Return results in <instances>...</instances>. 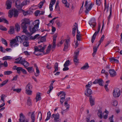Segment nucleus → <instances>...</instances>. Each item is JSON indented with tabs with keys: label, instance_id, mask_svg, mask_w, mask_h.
<instances>
[{
	"label": "nucleus",
	"instance_id": "f257e3e1",
	"mask_svg": "<svg viewBox=\"0 0 122 122\" xmlns=\"http://www.w3.org/2000/svg\"><path fill=\"white\" fill-rule=\"evenodd\" d=\"M33 25V23H32L29 19L25 18L24 20V21L21 24V28L23 29L22 32L26 33L28 31L27 28L28 27L29 30L32 34V31L30 30L32 29V27Z\"/></svg>",
	"mask_w": 122,
	"mask_h": 122
},
{
	"label": "nucleus",
	"instance_id": "f03ea898",
	"mask_svg": "<svg viewBox=\"0 0 122 122\" xmlns=\"http://www.w3.org/2000/svg\"><path fill=\"white\" fill-rule=\"evenodd\" d=\"M8 13V16L10 18H11L13 16L14 17L17 18L19 14L18 11L15 9L9 10Z\"/></svg>",
	"mask_w": 122,
	"mask_h": 122
},
{
	"label": "nucleus",
	"instance_id": "7ed1b4c3",
	"mask_svg": "<svg viewBox=\"0 0 122 122\" xmlns=\"http://www.w3.org/2000/svg\"><path fill=\"white\" fill-rule=\"evenodd\" d=\"M46 46V45L43 46L41 49H39L38 47L37 46H34V48L35 49V51L33 53L37 56L41 55V54H36V52L37 51H39L40 52H43Z\"/></svg>",
	"mask_w": 122,
	"mask_h": 122
},
{
	"label": "nucleus",
	"instance_id": "20e7f679",
	"mask_svg": "<svg viewBox=\"0 0 122 122\" xmlns=\"http://www.w3.org/2000/svg\"><path fill=\"white\" fill-rule=\"evenodd\" d=\"M34 23L35 24L34 25V26L32 28V29H31V30L32 31V34H33L35 33L36 31V29H35L36 28V29H37L38 27H39V20H37L35 21L34 23Z\"/></svg>",
	"mask_w": 122,
	"mask_h": 122
},
{
	"label": "nucleus",
	"instance_id": "39448f33",
	"mask_svg": "<svg viewBox=\"0 0 122 122\" xmlns=\"http://www.w3.org/2000/svg\"><path fill=\"white\" fill-rule=\"evenodd\" d=\"M101 27V25L100 23H98V27L97 29V31H96L93 35L92 39V43H93L96 38V36L98 34L99 31L100 30V29Z\"/></svg>",
	"mask_w": 122,
	"mask_h": 122
},
{
	"label": "nucleus",
	"instance_id": "423d86ee",
	"mask_svg": "<svg viewBox=\"0 0 122 122\" xmlns=\"http://www.w3.org/2000/svg\"><path fill=\"white\" fill-rule=\"evenodd\" d=\"M113 93L114 97H118L120 95V90L118 88L114 90Z\"/></svg>",
	"mask_w": 122,
	"mask_h": 122
},
{
	"label": "nucleus",
	"instance_id": "0eeeda50",
	"mask_svg": "<svg viewBox=\"0 0 122 122\" xmlns=\"http://www.w3.org/2000/svg\"><path fill=\"white\" fill-rule=\"evenodd\" d=\"M19 61L20 62V64L23 65L25 67L28 66L29 65V63L25 61V59H22V57H20Z\"/></svg>",
	"mask_w": 122,
	"mask_h": 122
},
{
	"label": "nucleus",
	"instance_id": "6e6552de",
	"mask_svg": "<svg viewBox=\"0 0 122 122\" xmlns=\"http://www.w3.org/2000/svg\"><path fill=\"white\" fill-rule=\"evenodd\" d=\"M15 6L18 10H21L23 7L21 2L19 0H17L15 3Z\"/></svg>",
	"mask_w": 122,
	"mask_h": 122
},
{
	"label": "nucleus",
	"instance_id": "1a4fd4ad",
	"mask_svg": "<svg viewBox=\"0 0 122 122\" xmlns=\"http://www.w3.org/2000/svg\"><path fill=\"white\" fill-rule=\"evenodd\" d=\"M20 118L19 119V122H28L27 120H26V118L22 113L20 114Z\"/></svg>",
	"mask_w": 122,
	"mask_h": 122
},
{
	"label": "nucleus",
	"instance_id": "9d476101",
	"mask_svg": "<svg viewBox=\"0 0 122 122\" xmlns=\"http://www.w3.org/2000/svg\"><path fill=\"white\" fill-rule=\"evenodd\" d=\"M64 47L63 49L64 51H66L68 47L69 44L70 42V39H65L64 40Z\"/></svg>",
	"mask_w": 122,
	"mask_h": 122
},
{
	"label": "nucleus",
	"instance_id": "9b49d317",
	"mask_svg": "<svg viewBox=\"0 0 122 122\" xmlns=\"http://www.w3.org/2000/svg\"><path fill=\"white\" fill-rule=\"evenodd\" d=\"M66 94L65 92H63V93H62L61 95L60 96V101L61 104H63V102L65 101V96Z\"/></svg>",
	"mask_w": 122,
	"mask_h": 122
},
{
	"label": "nucleus",
	"instance_id": "f8f14e48",
	"mask_svg": "<svg viewBox=\"0 0 122 122\" xmlns=\"http://www.w3.org/2000/svg\"><path fill=\"white\" fill-rule=\"evenodd\" d=\"M57 37V34H55L54 35L53 37V45L52 48V49L53 51L55 49L56 46V38Z\"/></svg>",
	"mask_w": 122,
	"mask_h": 122
},
{
	"label": "nucleus",
	"instance_id": "ddd939ff",
	"mask_svg": "<svg viewBox=\"0 0 122 122\" xmlns=\"http://www.w3.org/2000/svg\"><path fill=\"white\" fill-rule=\"evenodd\" d=\"M89 25L91 26L92 25V27H94L96 25V23L95 22V20L94 18H92L89 22Z\"/></svg>",
	"mask_w": 122,
	"mask_h": 122
},
{
	"label": "nucleus",
	"instance_id": "4468645a",
	"mask_svg": "<svg viewBox=\"0 0 122 122\" xmlns=\"http://www.w3.org/2000/svg\"><path fill=\"white\" fill-rule=\"evenodd\" d=\"M103 81L101 79H96L93 82V83L95 84L96 83H98L101 86H103L102 84Z\"/></svg>",
	"mask_w": 122,
	"mask_h": 122
},
{
	"label": "nucleus",
	"instance_id": "2eb2a0df",
	"mask_svg": "<svg viewBox=\"0 0 122 122\" xmlns=\"http://www.w3.org/2000/svg\"><path fill=\"white\" fill-rule=\"evenodd\" d=\"M109 72L111 77H113L116 75V73L115 70L113 69H110L109 71Z\"/></svg>",
	"mask_w": 122,
	"mask_h": 122
},
{
	"label": "nucleus",
	"instance_id": "dca6fc26",
	"mask_svg": "<svg viewBox=\"0 0 122 122\" xmlns=\"http://www.w3.org/2000/svg\"><path fill=\"white\" fill-rule=\"evenodd\" d=\"M12 4V2L11 0H8L6 1V5L7 6V9H9L11 8Z\"/></svg>",
	"mask_w": 122,
	"mask_h": 122
},
{
	"label": "nucleus",
	"instance_id": "f3484780",
	"mask_svg": "<svg viewBox=\"0 0 122 122\" xmlns=\"http://www.w3.org/2000/svg\"><path fill=\"white\" fill-rule=\"evenodd\" d=\"M92 92L90 88L86 89L85 92V95L87 97L90 96V95L92 94Z\"/></svg>",
	"mask_w": 122,
	"mask_h": 122
},
{
	"label": "nucleus",
	"instance_id": "a211bd4d",
	"mask_svg": "<svg viewBox=\"0 0 122 122\" xmlns=\"http://www.w3.org/2000/svg\"><path fill=\"white\" fill-rule=\"evenodd\" d=\"M89 97V100L90 105L91 106H92L95 104V98H93L92 96Z\"/></svg>",
	"mask_w": 122,
	"mask_h": 122
},
{
	"label": "nucleus",
	"instance_id": "6ab92c4d",
	"mask_svg": "<svg viewBox=\"0 0 122 122\" xmlns=\"http://www.w3.org/2000/svg\"><path fill=\"white\" fill-rule=\"evenodd\" d=\"M47 34H46L44 36L42 37H39V38L40 40V41L38 42V43H39L40 42H45L46 41V37L47 36Z\"/></svg>",
	"mask_w": 122,
	"mask_h": 122
},
{
	"label": "nucleus",
	"instance_id": "aec40b11",
	"mask_svg": "<svg viewBox=\"0 0 122 122\" xmlns=\"http://www.w3.org/2000/svg\"><path fill=\"white\" fill-rule=\"evenodd\" d=\"M92 4L91 3L88 7H86V10L85 11L86 13L87 14L88 13L89 11L91 10V8L92 7Z\"/></svg>",
	"mask_w": 122,
	"mask_h": 122
},
{
	"label": "nucleus",
	"instance_id": "412c9836",
	"mask_svg": "<svg viewBox=\"0 0 122 122\" xmlns=\"http://www.w3.org/2000/svg\"><path fill=\"white\" fill-rule=\"evenodd\" d=\"M25 67V68L27 69L29 73L34 72V70L33 67Z\"/></svg>",
	"mask_w": 122,
	"mask_h": 122
},
{
	"label": "nucleus",
	"instance_id": "4be33fe9",
	"mask_svg": "<svg viewBox=\"0 0 122 122\" xmlns=\"http://www.w3.org/2000/svg\"><path fill=\"white\" fill-rule=\"evenodd\" d=\"M40 94L41 93H37L36 98V102H37L38 101L40 100L41 99Z\"/></svg>",
	"mask_w": 122,
	"mask_h": 122
},
{
	"label": "nucleus",
	"instance_id": "5701e85b",
	"mask_svg": "<svg viewBox=\"0 0 122 122\" xmlns=\"http://www.w3.org/2000/svg\"><path fill=\"white\" fill-rule=\"evenodd\" d=\"M51 45L49 44L47 47L46 49V53H44L43 52L44 54H46L49 53L50 52L51 50Z\"/></svg>",
	"mask_w": 122,
	"mask_h": 122
},
{
	"label": "nucleus",
	"instance_id": "b1692460",
	"mask_svg": "<svg viewBox=\"0 0 122 122\" xmlns=\"http://www.w3.org/2000/svg\"><path fill=\"white\" fill-rule=\"evenodd\" d=\"M17 42V41L16 39V38L15 37L14 39H12L10 42V45L11 46H12L14 44L16 43Z\"/></svg>",
	"mask_w": 122,
	"mask_h": 122
},
{
	"label": "nucleus",
	"instance_id": "393cba45",
	"mask_svg": "<svg viewBox=\"0 0 122 122\" xmlns=\"http://www.w3.org/2000/svg\"><path fill=\"white\" fill-rule=\"evenodd\" d=\"M14 27L11 26L10 27V29L8 31V32L10 34H12L14 33Z\"/></svg>",
	"mask_w": 122,
	"mask_h": 122
},
{
	"label": "nucleus",
	"instance_id": "a878e982",
	"mask_svg": "<svg viewBox=\"0 0 122 122\" xmlns=\"http://www.w3.org/2000/svg\"><path fill=\"white\" fill-rule=\"evenodd\" d=\"M22 42L24 41H27L29 39V38L25 35H22L21 36Z\"/></svg>",
	"mask_w": 122,
	"mask_h": 122
},
{
	"label": "nucleus",
	"instance_id": "bb28decb",
	"mask_svg": "<svg viewBox=\"0 0 122 122\" xmlns=\"http://www.w3.org/2000/svg\"><path fill=\"white\" fill-rule=\"evenodd\" d=\"M59 114L58 113H57L56 114V116L54 118V121L55 122H58L59 121Z\"/></svg>",
	"mask_w": 122,
	"mask_h": 122
},
{
	"label": "nucleus",
	"instance_id": "cd10ccee",
	"mask_svg": "<svg viewBox=\"0 0 122 122\" xmlns=\"http://www.w3.org/2000/svg\"><path fill=\"white\" fill-rule=\"evenodd\" d=\"M32 88V86L30 85V83L26 85V91H28V90H30Z\"/></svg>",
	"mask_w": 122,
	"mask_h": 122
},
{
	"label": "nucleus",
	"instance_id": "c85d7f7f",
	"mask_svg": "<svg viewBox=\"0 0 122 122\" xmlns=\"http://www.w3.org/2000/svg\"><path fill=\"white\" fill-rule=\"evenodd\" d=\"M54 68L55 69V70L53 72L55 73L58 70V63L56 62L54 65Z\"/></svg>",
	"mask_w": 122,
	"mask_h": 122
},
{
	"label": "nucleus",
	"instance_id": "c756f323",
	"mask_svg": "<svg viewBox=\"0 0 122 122\" xmlns=\"http://www.w3.org/2000/svg\"><path fill=\"white\" fill-rule=\"evenodd\" d=\"M79 50H77L76 51V52L74 53V58H77L79 56Z\"/></svg>",
	"mask_w": 122,
	"mask_h": 122
},
{
	"label": "nucleus",
	"instance_id": "7c9ffc66",
	"mask_svg": "<svg viewBox=\"0 0 122 122\" xmlns=\"http://www.w3.org/2000/svg\"><path fill=\"white\" fill-rule=\"evenodd\" d=\"M3 22L4 23H5L7 24H8V21L5 19L4 18H0V22Z\"/></svg>",
	"mask_w": 122,
	"mask_h": 122
},
{
	"label": "nucleus",
	"instance_id": "2f4dec72",
	"mask_svg": "<svg viewBox=\"0 0 122 122\" xmlns=\"http://www.w3.org/2000/svg\"><path fill=\"white\" fill-rule=\"evenodd\" d=\"M62 2L65 4V6L67 8H69V4L67 2L66 0H62Z\"/></svg>",
	"mask_w": 122,
	"mask_h": 122
},
{
	"label": "nucleus",
	"instance_id": "473e14b6",
	"mask_svg": "<svg viewBox=\"0 0 122 122\" xmlns=\"http://www.w3.org/2000/svg\"><path fill=\"white\" fill-rule=\"evenodd\" d=\"M89 67L88 64L87 63H86L85 65L82 67L81 68V69L84 70L86 69H88Z\"/></svg>",
	"mask_w": 122,
	"mask_h": 122
},
{
	"label": "nucleus",
	"instance_id": "72a5a7b5",
	"mask_svg": "<svg viewBox=\"0 0 122 122\" xmlns=\"http://www.w3.org/2000/svg\"><path fill=\"white\" fill-rule=\"evenodd\" d=\"M99 46H98L97 47H96V46H94L93 47V52L92 54V55L93 56H94L96 54V52L97 51V49L98 47Z\"/></svg>",
	"mask_w": 122,
	"mask_h": 122
},
{
	"label": "nucleus",
	"instance_id": "f704fd0d",
	"mask_svg": "<svg viewBox=\"0 0 122 122\" xmlns=\"http://www.w3.org/2000/svg\"><path fill=\"white\" fill-rule=\"evenodd\" d=\"M17 41L20 42V43L22 42V41L21 36V37L19 36H16L15 37Z\"/></svg>",
	"mask_w": 122,
	"mask_h": 122
},
{
	"label": "nucleus",
	"instance_id": "c9c22d12",
	"mask_svg": "<svg viewBox=\"0 0 122 122\" xmlns=\"http://www.w3.org/2000/svg\"><path fill=\"white\" fill-rule=\"evenodd\" d=\"M30 2L29 0H26L24 1L21 4L22 5V6H23L25 5H27L29 4Z\"/></svg>",
	"mask_w": 122,
	"mask_h": 122
},
{
	"label": "nucleus",
	"instance_id": "e433bc0d",
	"mask_svg": "<svg viewBox=\"0 0 122 122\" xmlns=\"http://www.w3.org/2000/svg\"><path fill=\"white\" fill-rule=\"evenodd\" d=\"M35 111H34L32 113L31 115V118L32 120L31 122H34L35 121V116L34 114Z\"/></svg>",
	"mask_w": 122,
	"mask_h": 122
},
{
	"label": "nucleus",
	"instance_id": "4c0bfd02",
	"mask_svg": "<svg viewBox=\"0 0 122 122\" xmlns=\"http://www.w3.org/2000/svg\"><path fill=\"white\" fill-rule=\"evenodd\" d=\"M37 118L40 121H41L42 118V114L41 112L40 111L39 112Z\"/></svg>",
	"mask_w": 122,
	"mask_h": 122
},
{
	"label": "nucleus",
	"instance_id": "58836bf2",
	"mask_svg": "<svg viewBox=\"0 0 122 122\" xmlns=\"http://www.w3.org/2000/svg\"><path fill=\"white\" fill-rule=\"evenodd\" d=\"M104 38V35H103L101 38L100 40L99 41V43L98 45V46H99L101 44V43L102 42Z\"/></svg>",
	"mask_w": 122,
	"mask_h": 122
},
{
	"label": "nucleus",
	"instance_id": "ea45409f",
	"mask_svg": "<svg viewBox=\"0 0 122 122\" xmlns=\"http://www.w3.org/2000/svg\"><path fill=\"white\" fill-rule=\"evenodd\" d=\"M51 113H50V112L49 111L47 113V118L45 120V121H47L49 120L51 117Z\"/></svg>",
	"mask_w": 122,
	"mask_h": 122
},
{
	"label": "nucleus",
	"instance_id": "a19ab883",
	"mask_svg": "<svg viewBox=\"0 0 122 122\" xmlns=\"http://www.w3.org/2000/svg\"><path fill=\"white\" fill-rule=\"evenodd\" d=\"M15 29L17 31H18L20 30V26L17 23L15 25Z\"/></svg>",
	"mask_w": 122,
	"mask_h": 122
},
{
	"label": "nucleus",
	"instance_id": "79ce46f5",
	"mask_svg": "<svg viewBox=\"0 0 122 122\" xmlns=\"http://www.w3.org/2000/svg\"><path fill=\"white\" fill-rule=\"evenodd\" d=\"M74 27L72 29V32H75L77 28V25L76 23H75V25H74Z\"/></svg>",
	"mask_w": 122,
	"mask_h": 122
},
{
	"label": "nucleus",
	"instance_id": "37998d69",
	"mask_svg": "<svg viewBox=\"0 0 122 122\" xmlns=\"http://www.w3.org/2000/svg\"><path fill=\"white\" fill-rule=\"evenodd\" d=\"M8 80L7 79L3 81L1 84H0V87H2L5 85L8 82Z\"/></svg>",
	"mask_w": 122,
	"mask_h": 122
},
{
	"label": "nucleus",
	"instance_id": "c03bdc74",
	"mask_svg": "<svg viewBox=\"0 0 122 122\" xmlns=\"http://www.w3.org/2000/svg\"><path fill=\"white\" fill-rule=\"evenodd\" d=\"M23 44V46L25 47H27L29 46V42L28 41L24 42Z\"/></svg>",
	"mask_w": 122,
	"mask_h": 122
},
{
	"label": "nucleus",
	"instance_id": "a18cd8bd",
	"mask_svg": "<svg viewBox=\"0 0 122 122\" xmlns=\"http://www.w3.org/2000/svg\"><path fill=\"white\" fill-rule=\"evenodd\" d=\"M92 85V82L91 81H90L88 83V84L86 85L85 87L86 89H89Z\"/></svg>",
	"mask_w": 122,
	"mask_h": 122
},
{
	"label": "nucleus",
	"instance_id": "49530a36",
	"mask_svg": "<svg viewBox=\"0 0 122 122\" xmlns=\"http://www.w3.org/2000/svg\"><path fill=\"white\" fill-rule=\"evenodd\" d=\"M36 69V73H35L34 75L36 76H37L39 75L40 72L38 68L37 67Z\"/></svg>",
	"mask_w": 122,
	"mask_h": 122
},
{
	"label": "nucleus",
	"instance_id": "de8ad7c7",
	"mask_svg": "<svg viewBox=\"0 0 122 122\" xmlns=\"http://www.w3.org/2000/svg\"><path fill=\"white\" fill-rule=\"evenodd\" d=\"M11 59V57L10 56H6L3 57V58L2 60H7L10 59Z\"/></svg>",
	"mask_w": 122,
	"mask_h": 122
},
{
	"label": "nucleus",
	"instance_id": "09e8293b",
	"mask_svg": "<svg viewBox=\"0 0 122 122\" xmlns=\"http://www.w3.org/2000/svg\"><path fill=\"white\" fill-rule=\"evenodd\" d=\"M12 73V71H5L4 72V74L5 75H9Z\"/></svg>",
	"mask_w": 122,
	"mask_h": 122
},
{
	"label": "nucleus",
	"instance_id": "8fccbe9b",
	"mask_svg": "<svg viewBox=\"0 0 122 122\" xmlns=\"http://www.w3.org/2000/svg\"><path fill=\"white\" fill-rule=\"evenodd\" d=\"M22 68L21 67H18L16 68L17 72L18 74L21 73L20 71H21Z\"/></svg>",
	"mask_w": 122,
	"mask_h": 122
},
{
	"label": "nucleus",
	"instance_id": "3c124183",
	"mask_svg": "<svg viewBox=\"0 0 122 122\" xmlns=\"http://www.w3.org/2000/svg\"><path fill=\"white\" fill-rule=\"evenodd\" d=\"M1 41L3 44L5 45L6 46H7V43L6 41L4 39L2 38L1 39Z\"/></svg>",
	"mask_w": 122,
	"mask_h": 122
},
{
	"label": "nucleus",
	"instance_id": "603ef678",
	"mask_svg": "<svg viewBox=\"0 0 122 122\" xmlns=\"http://www.w3.org/2000/svg\"><path fill=\"white\" fill-rule=\"evenodd\" d=\"M78 60H79L77 58H74L73 61L76 65H77L78 63Z\"/></svg>",
	"mask_w": 122,
	"mask_h": 122
},
{
	"label": "nucleus",
	"instance_id": "864d4df0",
	"mask_svg": "<svg viewBox=\"0 0 122 122\" xmlns=\"http://www.w3.org/2000/svg\"><path fill=\"white\" fill-rule=\"evenodd\" d=\"M27 104L29 106H31V99L30 97H29L27 100Z\"/></svg>",
	"mask_w": 122,
	"mask_h": 122
},
{
	"label": "nucleus",
	"instance_id": "5fc2aeb1",
	"mask_svg": "<svg viewBox=\"0 0 122 122\" xmlns=\"http://www.w3.org/2000/svg\"><path fill=\"white\" fill-rule=\"evenodd\" d=\"M70 63V61L69 60L66 61L64 64V67H67L68 66Z\"/></svg>",
	"mask_w": 122,
	"mask_h": 122
},
{
	"label": "nucleus",
	"instance_id": "6e6d98bb",
	"mask_svg": "<svg viewBox=\"0 0 122 122\" xmlns=\"http://www.w3.org/2000/svg\"><path fill=\"white\" fill-rule=\"evenodd\" d=\"M98 116L100 118H102V111L101 110H99L98 111L97 113Z\"/></svg>",
	"mask_w": 122,
	"mask_h": 122
},
{
	"label": "nucleus",
	"instance_id": "4d7b16f0",
	"mask_svg": "<svg viewBox=\"0 0 122 122\" xmlns=\"http://www.w3.org/2000/svg\"><path fill=\"white\" fill-rule=\"evenodd\" d=\"M112 5H110V15L108 17V21H109V20L110 19V18L111 17V15H112Z\"/></svg>",
	"mask_w": 122,
	"mask_h": 122
},
{
	"label": "nucleus",
	"instance_id": "13d9d810",
	"mask_svg": "<svg viewBox=\"0 0 122 122\" xmlns=\"http://www.w3.org/2000/svg\"><path fill=\"white\" fill-rule=\"evenodd\" d=\"M59 0L57 1L56 2V5L55 6V8L57 9L58 10H59L60 8L59 5Z\"/></svg>",
	"mask_w": 122,
	"mask_h": 122
},
{
	"label": "nucleus",
	"instance_id": "bf43d9fd",
	"mask_svg": "<svg viewBox=\"0 0 122 122\" xmlns=\"http://www.w3.org/2000/svg\"><path fill=\"white\" fill-rule=\"evenodd\" d=\"M2 65H3L5 67H6L8 66V64L7 61H5L3 63H1Z\"/></svg>",
	"mask_w": 122,
	"mask_h": 122
},
{
	"label": "nucleus",
	"instance_id": "052dcab7",
	"mask_svg": "<svg viewBox=\"0 0 122 122\" xmlns=\"http://www.w3.org/2000/svg\"><path fill=\"white\" fill-rule=\"evenodd\" d=\"M0 29L3 31H6L7 30V29L5 27L2 25L0 26Z\"/></svg>",
	"mask_w": 122,
	"mask_h": 122
},
{
	"label": "nucleus",
	"instance_id": "680f3d73",
	"mask_svg": "<svg viewBox=\"0 0 122 122\" xmlns=\"http://www.w3.org/2000/svg\"><path fill=\"white\" fill-rule=\"evenodd\" d=\"M81 35H76V41H77L78 40V41H81Z\"/></svg>",
	"mask_w": 122,
	"mask_h": 122
},
{
	"label": "nucleus",
	"instance_id": "e2e57ef3",
	"mask_svg": "<svg viewBox=\"0 0 122 122\" xmlns=\"http://www.w3.org/2000/svg\"><path fill=\"white\" fill-rule=\"evenodd\" d=\"M5 96V95L4 94H2L0 96L1 100H2L4 102V98Z\"/></svg>",
	"mask_w": 122,
	"mask_h": 122
},
{
	"label": "nucleus",
	"instance_id": "0e129e2a",
	"mask_svg": "<svg viewBox=\"0 0 122 122\" xmlns=\"http://www.w3.org/2000/svg\"><path fill=\"white\" fill-rule=\"evenodd\" d=\"M101 1L100 0H96V3L97 5L99 6L101 4Z\"/></svg>",
	"mask_w": 122,
	"mask_h": 122
},
{
	"label": "nucleus",
	"instance_id": "69168bd1",
	"mask_svg": "<svg viewBox=\"0 0 122 122\" xmlns=\"http://www.w3.org/2000/svg\"><path fill=\"white\" fill-rule=\"evenodd\" d=\"M21 90V89H13V91H16L17 93H19L20 92Z\"/></svg>",
	"mask_w": 122,
	"mask_h": 122
},
{
	"label": "nucleus",
	"instance_id": "338daca9",
	"mask_svg": "<svg viewBox=\"0 0 122 122\" xmlns=\"http://www.w3.org/2000/svg\"><path fill=\"white\" fill-rule=\"evenodd\" d=\"M40 12V11L39 10H37L35 12V15L36 16H37Z\"/></svg>",
	"mask_w": 122,
	"mask_h": 122
},
{
	"label": "nucleus",
	"instance_id": "774afa93",
	"mask_svg": "<svg viewBox=\"0 0 122 122\" xmlns=\"http://www.w3.org/2000/svg\"><path fill=\"white\" fill-rule=\"evenodd\" d=\"M26 94L29 95H31L32 93V91L30 90H28V91H26Z\"/></svg>",
	"mask_w": 122,
	"mask_h": 122
}]
</instances>
